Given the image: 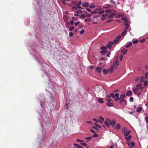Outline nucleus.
Instances as JSON below:
<instances>
[{
    "mask_svg": "<svg viewBox=\"0 0 148 148\" xmlns=\"http://www.w3.org/2000/svg\"><path fill=\"white\" fill-rule=\"evenodd\" d=\"M110 123H111V120L109 118H107L104 121L105 125L108 127H109L110 126Z\"/></svg>",
    "mask_w": 148,
    "mask_h": 148,
    "instance_id": "nucleus-1",
    "label": "nucleus"
},
{
    "mask_svg": "<svg viewBox=\"0 0 148 148\" xmlns=\"http://www.w3.org/2000/svg\"><path fill=\"white\" fill-rule=\"evenodd\" d=\"M131 131L129 130H123L122 133L124 134L125 136H128L130 133Z\"/></svg>",
    "mask_w": 148,
    "mask_h": 148,
    "instance_id": "nucleus-2",
    "label": "nucleus"
},
{
    "mask_svg": "<svg viewBox=\"0 0 148 148\" xmlns=\"http://www.w3.org/2000/svg\"><path fill=\"white\" fill-rule=\"evenodd\" d=\"M117 14L115 11H114L112 12H111L110 15L108 14V18H112L113 17L114 15H116Z\"/></svg>",
    "mask_w": 148,
    "mask_h": 148,
    "instance_id": "nucleus-3",
    "label": "nucleus"
},
{
    "mask_svg": "<svg viewBox=\"0 0 148 148\" xmlns=\"http://www.w3.org/2000/svg\"><path fill=\"white\" fill-rule=\"evenodd\" d=\"M114 96L115 97H116V98L114 99L115 101H117L120 99V98H119V95L118 93H116L115 94Z\"/></svg>",
    "mask_w": 148,
    "mask_h": 148,
    "instance_id": "nucleus-4",
    "label": "nucleus"
},
{
    "mask_svg": "<svg viewBox=\"0 0 148 148\" xmlns=\"http://www.w3.org/2000/svg\"><path fill=\"white\" fill-rule=\"evenodd\" d=\"M120 103L121 104L123 105H126L127 104V102L126 101L125 99H121L120 101Z\"/></svg>",
    "mask_w": 148,
    "mask_h": 148,
    "instance_id": "nucleus-5",
    "label": "nucleus"
},
{
    "mask_svg": "<svg viewBox=\"0 0 148 148\" xmlns=\"http://www.w3.org/2000/svg\"><path fill=\"white\" fill-rule=\"evenodd\" d=\"M136 88L139 89H141L142 90L143 89V88L142 87V85L140 83L136 85Z\"/></svg>",
    "mask_w": 148,
    "mask_h": 148,
    "instance_id": "nucleus-6",
    "label": "nucleus"
},
{
    "mask_svg": "<svg viewBox=\"0 0 148 148\" xmlns=\"http://www.w3.org/2000/svg\"><path fill=\"white\" fill-rule=\"evenodd\" d=\"M116 122L114 120H113L112 121H111V123H110V125H111L112 127H114Z\"/></svg>",
    "mask_w": 148,
    "mask_h": 148,
    "instance_id": "nucleus-7",
    "label": "nucleus"
},
{
    "mask_svg": "<svg viewBox=\"0 0 148 148\" xmlns=\"http://www.w3.org/2000/svg\"><path fill=\"white\" fill-rule=\"evenodd\" d=\"M95 91L97 93L99 92L100 90V88L99 86L95 87Z\"/></svg>",
    "mask_w": 148,
    "mask_h": 148,
    "instance_id": "nucleus-8",
    "label": "nucleus"
},
{
    "mask_svg": "<svg viewBox=\"0 0 148 148\" xmlns=\"http://www.w3.org/2000/svg\"><path fill=\"white\" fill-rule=\"evenodd\" d=\"M112 6L109 4H106L103 5V8L106 9L109 8H111Z\"/></svg>",
    "mask_w": 148,
    "mask_h": 148,
    "instance_id": "nucleus-9",
    "label": "nucleus"
},
{
    "mask_svg": "<svg viewBox=\"0 0 148 148\" xmlns=\"http://www.w3.org/2000/svg\"><path fill=\"white\" fill-rule=\"evenodd\" d=\"M89 3H88L85 2L83 3L82 5V6L83 7H87L88 6Z\"/></svg>",
    "mask_w": 148,
    "mask_h": 148,
    "instance_id": "nucleus-10",
    "label": "nucleus"
},
{
    "mask_svg": "<svg viewBox=\"0 0 148 148\" xmlns=\"http://www.w3.org/2000/svg\"><path fill=\"white\" fill-rule=\"evenodd\" d=\"M132 92L131 90H129L126 93V95L127 96H130L132 95Z\"/></svg>",
    "mask_w": 148,
    "mask_h": 148,
    "instance_id": "nucleus-11",
    "label": "nucleus"
},
{
    "mask_svg": "<svg viewBox=\"0 0 148 148\" xmlns=\"http://www.w3.org/2000/svg\"><path fill=\"white\" fill-rule=\"evenodd\" d=\"M96 70L98 73H100L101 71V68L100 67H97Z\"/></svg>",
    "mask_w": 148,
    "mask_h": 148,
    "instance_id": "nucleus-12",
    "label": "nucleus"
},
{
    "mask_svg": "<svg viewBox=\"0 0 148 148\" xmlns=\"http://www.w3.org/2000/svg\"><path fill=\"white\" fill-rule=\"evenodd\" d=\"M121 127V125L119 123H118L115 127V129H116L118 130H119Z\"/></svg>",
    "mask_w": 148,
    "mask_h": 148,
    "instance_id": "nucleus-13",
    "label": "nucleus"
},
{
    "mask_svg": "<svg viewBox=\"0 0 148 148\" xmlns=\"http://www.w3.org/2000/svg\"><path fill=\"white\" fill-rule=\"evenodd\" d=\"M107 105L109 107H112L114 106V104L112 103L108 102L107 103Z\"/></svg>",
    "mask_w": 148,
    "mask_h": 148,
    "instance_id": "nucleus-14",
    "label": "nucleus"
},
{
    "mask_svg": "<svg viewBox=\"0 0 148 148\" xmlns=\"http://www.w3.org/2000/svg\"><path fill=\"white\" fill-rule=\"evenodd\" d=\"M113 11V12H114V11H115L114 10H110V9H108L107 10H105V12L107 13H110V12H112Z\"/></svg>",
    "mask_w": 148,
    "mask_h": 148,
    "instance_id": "nucleus-15",
    "label": "nucleus"
},
{
    "mask_svg": "<svg viewBox=\"0 0 148 148\" xmlns=\"http://www.w3.org/2000/svg\"><path fill=\"white\" fill-rule=\"evenodd\" d=\"M92 21V19L90 18H88L85 19V22H90Z\"/></svg>",
    "mask_w": 148,
    "mask_h": 148,
    "instance_id": "nucleus-16",
    "label": "nucleus"
},
{
    "mask_svg": "<svg viewBox=\"0 0 148 148\" xmlns=\"http://www.w3.org/2000/svg\"><path fill=\"white\" fill-rule=\"evenodd\" d=\"M138 89L137 88H134L133 89V91L134 93V94H136V93L137 92H138Z\"/></svg>",
    "mask_w": 148,
    "mask_h": 148,
    "instance_id": "nucleus-17",
    "label": "nucleus"
},
{
    "mask_svg": "<svg viewBox=\"0 0 148 148\" xmlns=\"http://www.w3.org/2000/svg\"><path fill=\"white\" fill-rule=\"evenodd\" d=\"M126 97V95L125 94H121L120 96V99H123L125 98Z\"/></svg>",
    "mask_w": 148,
    "mask_h": 148,
    "instance_id": "nucleus-18",
    "label": "nucleus"
},
{
    "mask_svg": "<svg viewBox=\"0 0 148 148\" xmlns=\"http://www.w3.org/2000/svg\"><path fill=\"white\" fill-rule=\"evenodd\" d=\"M89 7L92 8H94L95 7V5L92 3L90 4V5L89 6Z\"/></svg>",
    "mask_w": 148,
    "mask_h": 148,
    "instance_id": "nucleus-19",
    "label": "nucleus"
},
{
    "mask_svg": "<svg viewBox=\"0 0 148 148\" xmlns=\"http://www.w3.org/2000/svg\"><path fill=\"white\" fill-rule=\"evenodd\" d=\"M109 71V69L104 70L103 71V72L104 75H106L107 74Z\"/></svg>",
    "mask_w": 148,
    "mask_h": 148,
    "instance_id": "nucleus-20",
    "label": "nucleus"
},
{
    "mask_svg": "<svg viewBox=\"0 0 148 148\" xmlns=\"http://www.w3.org/2000/svg\"><path fill=\"white\" fill-rule=\"evenodd\" d=\"M142 110V108L139 107H138L137 109L136 110V111L137 112H140Z\"/></svg>",
    "mask_w": 148,
    "mask_h": 148,
    "instance_id": "nucleus-21",
    "label": "nucleus"
},
{
    "mask_svg": "<svg viewBox=\"0 0 148 148\" xmlns=\"http://www.w3.org/2000/svg\"><path fill=\"white\" fill-rule=\"evenodd\" d=\"M132 136L130 135L129 136L125 137V139L127 140H128L129 139H130L132 138Z\"/></svg>",
    "mask_w": 148,
    "mask_h": 148,
    "instance_id": "nucleus-22",
    "label": "nucleus"
},
{
    "mask_svg": "<svg viewBox=\"0 0 148 148\" xmlns=\"http://www.w3.org/2000/svg\"><path fill=\"white\" fill-rule=\"evenodd\" d=\"M107 53V51L105 50L102 51L100 52V53H101L102 55H104Z\"/></svg>",
    "mask_w": 148,
    "mask_h": 148,
    "instance_id": "nucleus-23",
    "label": "nucleus"
},
{
    "mask_svg": "<svg viewBox=\"0 0 148 148\" xmlns=\"http://www.w3.org/2000/svg\"><path fill=\"white\" fill-rule=\"evenodd\" d=\"M83 10H78L75 12V13L77 14H81Z\"/></svg>",
    "mask_w": 148,
    "mask_h": 148,
    "instance_id": "nucleus-24",
    "label": "nucleus"
},
{
    "mask_svg": "<svg viewBox=\"0 0 148 148\" xmlns=\"http://www.w3.org/2000/svg\"><path fill=\"white\" fill-rule=\"evenodd\" d=\"M110 3L111 4H112L113 5H115L116 4V3L114 1H113V0H110Z\"/></svg>",
    "mask_w": 148,
    "mask_h": 148,
    "instance_id": "nucleus-25",
    "label": "nucleus"
},
{
    "mask_svg": "<svg viewBox=\"0 0 148 148\" xmlns=\"http://www.w3.org/2000/svg\"><path fill=\"white\" fill-rule=\"evenodd\" d=\"M98 101L100 103H103V99L101 98L98 99Z\"/></svg>",
    "mask_w": 148,
    "mask_h": 148,
    "instance_id": "nucleus-26",
    "label": "nucleus"
},
{
    "mask_svg": "<svg viewBox=\"0 0 148 148\" xmlns=\"http://www.w3.org/2000/svg\"><path fill=\"white\" fill-rule=\"evenodd\" d=\"M80 17L81 18H85L86 17V15L84 14H82L81 15Z\"/></svg>",
    "mask_w": 148,
    "mask_h": 148,
    "instance_id": "nucleus-27",
    "label": "nucleus"
},
{
    "mask_svg": "<svg viewBox=\"0 0 148 148\" xmlns=\"http://www.w3.org/2000/svg\"><path fill=\"white\" fill-rule=\"evenodd\" d=\"M75 27L74 26H71L70 27L69 30L71 31H72L74 29Z\"/></svg>",
    "mask_w": 148,
    "mask_h": 148,
    "instance_id": "nucleus-28",
    "label": "nucleus"
},
{
    "mask_svg": "<svg viewBox=\"0 0 148 148\" xmlns=\"http://www.w3.org/2000/svg\"><path fill=\"white\" fill-rule=\"evenodd\" d=\"M130 145L132 147H134L135 145V143L134 141H132L131 142Z\"/></svg>",
    "mask_w": 148,
    "mask_h": 148,
    "instance_id": "nucleus-29",
    "label": "nucleus"
},
{
    "mask_svg": "<svg viewBox=\"0 0 148 148\" xmlns=\"http://www.w3.org/2000/svg\"><path fill=\"white\" fill-rule=\"evenodd\" d=\"M132 43L131 42H130L129 44L128 45H126V48H129L132 45Z\"/></svg>",
    "mask_w": 148,
    "mask_h": 148,
    "instance_id": "nucleus-30",
    "label": "nucleus"
},
{
    "mask_svg": "<svg viewBox=\"0 0 148 148\" xmlns=\"http://www.w3.org/2000/svg\"><path fill=\"white\" fill-rule=\"evenodd\" d=\"M144 80V77L143 76H142L140 77V82L142 83V82Z\"/></svg>",
    "mask_w": 148,
    "mask_h": 148,
    "instance_id": "nucleus-31",
    "label": "nucleus"
},
{
    "mask_svg": "<svg viewBox=\"0 0 148 148\" xmlns=\"http://www.w3.org/2000/svg\"><path fill=\"white\" fill-rule=\"evenodd\" d=\"M132 42L134 44H136L138 42V40H136L133 41Z\"/></svg>",
    "mask_w": 148,
    "mask_h": 148,
    "instance_id": "nucleus-32",
    "label": "nucleus"
},
{
    "mask_svg": "<svg viewBox=\"0 0 148 148\" xmlns=\"http://www.w3.org/2000/svg\"><path fill=\"white\" fill-rule=\"evenodd\" d=\"M110 95L111 97H112V98L114 99L115 98V96L114 94L113 93H110Z\"/></svg>",
    "mask_w": 148,
    "mask_h": 148,
    "instance_id": "nucleus-33",
    "label": "nucleus"
},
{
    "mask_svg": "<svg viewBox=\"0 0 148 148\" xmlns=\"http://www.w3.org/2000/svg\"><path fill=\"white\" fill-rule=\"evenodd\" d=\"M119 61L117 60H116L115 62L114 63V64L115 65H116V66H118L119 64Z\"/></svg>",
    "mask_w": 148,
    "mask_h": 148,
    "instance_id": "nucleus-34",
    "label": "nucleus"
},
{
    "mask_svg": "<svg viewBox=\"0 0 148 148\" xmlns=\"http://www.w3.org/2000/svg\"><path fill=\"white\" fill-rule=\"evenodd\" d=\"M124 25L126 26H127L128 25V22L127 21H125L123 22Z\"/></svg>",
    "mask_w": 148,
    "mask_h": 148,
    "instance_id": "nucleus-35",
    "label": "nucleus"
},
{
    "mask_svg": "<svg viewBox=\"0 0 148 148\" xmlns=\"http://www.w3.org/2000/svg\"><path fill=\"white\" fill-rule=\"evenodd\" d=\"M104 10H102L98 12V14H103L105 12Z\"/></svg>",
    "mask_w": 148,
    "mask_h": 148,
    "instance_id": "nucleus-36",
    "label": "nucleus"
},
{
    "mask_svg": "<svg viewBox=\"0 0 148 148\" xmlns=\"http://www.w3.org/2000/svg\"><path fill=\"white\" fill-rule=\"evenodd\" d=\"M109 70V71H110V73H112V71L113 70V67H112V66L110 68V69Z\"/></svg>",
    "mask_w": 148,
    "mask_h": 148,
    "instance_id": "nucleus-37",
    "label": "nucleus"
},
{
    "mask_svg": "<svg viewBox=\"0 0 148 148\" xmlns=\"http://www.w3.org/2000/svg\"><path fill=\"white\" fill-rule=\"evenodd\" d=\"M84 32V29H82L81 30L79 31V33L80 34H82Z\"/></svg>",
    "mask_w": 148,
    "mask_h": 148,
    "instance_id": "nucleus-38",
    "label": "nucleus"
},
{
    "mask_svg": "<svg viewBox=\"0 0 148 148\" xmlns=\"http://www.w3.org/2000/svg\"><path fill=\"white\" fill-rule=\"evenodd\" d=\"M126 33V30H124L123 31L121 35L122 36H124L125 34Z\"/></svg>",
    "mask_w": 148,
    "mask_h": 148,
    "instance_id": "nucleus-39",
    "label": "nucleus"
},
{
    "mask_svg": "<svg viewBox=\"0 0 148 148\" xmlns=\"http://www.w3.org/2000/svg\"><path fill=\"white\" fill-rule=\"evenodd\" d=\"M144 85L145 86H147L148 85V82L146 80L145 81Z\"/></svg>",
    "mask_w": 148,
    "mask_h": 148,
    "instance_id": "nucleus-40",
    "label": "nucleus"
},
{
    "mask_svg": "<svg viewBox=\"0 0 148 148\" xmlns=\"http://www.w3.org/2000/svg\"><path fill=\"white\" fill-rule=\"evenodd\" d=\"M108 14L107 13H106L102 15V17H106V16H108Z\"/></svg>",
    "mask_w": 148,
    "mask_h": 148,
    "instance_id": "nucleus-41",
    "label": "nucleus"
},
{
    "mask_svg": "<svg viewBox=\"0 0 148 148\" xmlns=\"http://www.w3.org/2000/svg\"><path fill=\"white\" fill-rule=\"evenodd\" d=\"M122 37V36H121V35H119L118 36H117L116 37V38L117 39H118V40H119L120 39L121 37Z\"/></svg>",
    "mask_w": 148,
    "mask_h": 148,
    "instance_id": "nucleus-42",
    "label": "nucleus"
},
{
    "mask_svg": "<svg viewBox=\"0 0 148 148\" xmlns=\"http://www.w3.org/2000/svg\"><path fill=\"white\" fill-rule=\"evenodd\" d=\"M82 3V2L81 1H79L77 3V6L79 7L80 5Z\"/></svg>",
    "mask_w": 148,
    "mask_h": 148,
    "instance_id": "nucleus-43",
    "label": "nucleus"
},
{
    "mask_svg": "<svg viewBox=\"0 0 148 148\" xmlns=\"http://www.w3.org/2000/svg\"><path fill=\"white\" fill-rule=\"evenodd\" d=\"M128 50L126 49L125 50L123 53V54L124 55H125L127 52Z\"/></svg>",
    "mask_w": 148,
    "mask_h": 148,
    "instance_id": "nucleus-44",
    "label": "nucleus"
},
{
    "mask_svg": "<svg viewBox=\"0 0 148 148\" xmlns=\"http://www.w3.org/2000/svg\"><path fill=\"white\" fill-rule=\"evenodd\" d=\"M72 19L74 21H76L77 20V18L74 16L72 17Z\"/></svg>",
    "mask_w": 148,
    "mask_h": 148,
    "instance_id": "nucleus-45",
    "label": "nucleus"
},
{
    "mask_svg": "<svg viewBox=\"0 0 148 148\" xmlns=\"http://www.w3.org/2000/svg\"><path fill=\"white\" fill-rule=\"evenodd\" d=\"M145 77L146 79H147L148 78V73H146L145 74Z\"/></svg>",
    "mask_w": 148,
    "mask_h": 148,
    "instance_id": "nucleus-46",
    "label": "nucleus"
},
{
    "mask_svg": "<svg viewBox=\"0 0 148 148\" xmlns=\"http://www.w3.org/2000/svg\"><path fill=\"white\" fill-rule=\"evenodd\" d=\"M81 144L84 146H86L87 145L85 143H81Z\"/></svg>",
    "mask_w": 148,
    "mask_h": 148,
    "instance_id": "nucleus-47",
    "label": "nucleus"
},
{
    "mask_svg": "<svg viewBox=\"0 0 148 148\" xmlns=\"http://www.w3.org/2000/svg\"><path fill=\"white\" fill-rule=\"evenodd\" d=\"M99 119L101 121H103L104 120V119L102 116H99Z\"/></svg>",
    "mask_w": 148,
    "mask_h": 148,
    "instance_id": "nucleus-48",
    "label": "nucleus"
},
{
    "mask_svg": "<svg viewBox=\"0 0 148 148\" xmlns=\"http://www.w3.org/2000/svg\"><path fill=\"white\" fill-rule=\"evenodd\" d=\"M97 13V11L94 10L91 13L92 14H96Z\"/></svg>",
    "mask_w": 148,
    "mask_h": 148,
    "instance_id": "nucleus-49",
    "label": "nucleus"
},
{
    "mask_svg": "<svg viewBox=\"0 0 148 148\" xmlns=\"http://www.w3.org/2000/svg\"><path fill=\"white\" fill-rule=\"evenodd\" d=\"M86 15V17L88 18L91 16V14H87Z\"/></svg>",
    "mask_w": 148,
    "mask_h": 148,
    "instance_id": "nucleus-50",
    "label": "nucleus"
},
{
    "mask_svg": "<svg viewBox=\"0 0 148 148\" xmlns=\"http://www.w3.org/2000/svg\"><path fill=\"white\" fill-rule=\"evenodd\" d=\"M106 101L108 102H110L112 101V100L109 98H106Z\"/></svg>",
    "mask_w": 148,
    "mask_h": 148,
    "instance_id": "nucleus-51",
    "label": "nucleus"
},
{
    "mask_svg": "<svg viewBox=\"0 0 148 148\" xmlns=\"http://www.w3.org/2000/svg\"><path fill=\"white\" fill-rule=\"evenodd\" d=\"M100 48L101 49H105L107 48L106 47L103 46L101 47Z\"/></svg>",
    "mask_w": 148,
    "mask_h": 148,
    "instance_id": "nucleus-52",
    "label": "nucleus"
},
{
    "mask_svg": "<svg viewBox=\"0 0 148 148\" xmlns=\"http://www.w3.org/2000/svg\"><path fill=\"white\" fill-rule=\"evenodd\" d=\"M107 47L110 49V48L112 47V46H111V45H110V44H108L107 45Z\"/></svg>",
    "mask_w": 148,
    "mask_h": 148,
    "instance_id": "nucleus-53",
    "label": "nucleus"
},
{
    "mask_svg": "<svg viewBox=\"0 0 148 148\" xmlns=\"http://www.w3.org/2000/svg\"><path fill=\"white\" fill-rule=\"evenodd\" d=\"M92 138V137L91 136L85 138V139L87 140H91Z\"/></svg>",
    "mask_w": 148,
    "mask_h": 148,
    "instance_id": "nucleus-54",
    "label": "nucleus"
},
{
    "mask_svg": "<svg viewBox=\"0 0 148 148\" xmlns=\"http://www.w3.org/2000/svg\"><path fill=\"white\" fill-rule=\"evenodd\" d=\"M73 33L71 32H70L69 33V36H73Z\"/></svg>",
    "mask_w": 148,
    "mask_h": 148,
    "instance_id": "nucleus-55",
    "label": "nucleus"
},
{
    "mask_svg": "<svg viewBox=\"0 0 148 148\" xmlns=\"http://www.w3.org/2000/svg\"><path fill=\"white\" fill-rule=\"evenodd\" d=\"M134 98L133 97H131L130 98L129 100L130 102H132Z\"/></svg>",
    "mask_w": 148,
    "mask_h": 148,
    "instance_id": "nucleus-56",
    "label": "nucleus"
},
{
    "mask_svg": "<svg viewBox=\"0 0 148 148\" xmlns=\"http://www.w3.org/2000/svg\"><path fill=\"white\" fill-rule=\"evenodd\" d=\"M79 22H76L74 24L75 26H77L79 25Z\"/></svg>",
    "mask_w": 148,
    "mask_h": 148,
    "instance_id": "nucleus-57",
    "label": "nucleus"
},
{
    "mask_svg": "<svg viewBox=\"0 0 148 148\" xmlns=\"http://www.w3.org/2000/svg\"><path fill=\"white\" fill-rule=\"evenodd\" d=\"M93 137H97L98 136V135L97 134H95L93 136Z\"/></svg>",
    "mask_w": 148,
    "mask_h": 148,
    "instance_id": "nucleus-58",
    "label": "nucleus"
},
{
    "mask_svg": "<svg viewBox=\"0 0 148 148\" xmlns=\"http://www.w3.org/2000/svg\"><path fill=\"white\" fill-rule=\"evenodd\" d=\"M70 23L72 25H73L74 24V23L73 21H71L70 22Z\"/></svg>",
    "mask_w": 148,
    "mask_h": 148,
    "instance_id": "nucleus-59",
    "label": "nucleus"
},
{
    "mask_svg": "<svg viewBox=\"0 0 148 148\" xmlns=\"http://www.w3.org/2000/svg\"><path fill=\"white\" fill-rule=\"evenodd\" d=\"M77 141L78 142H84V141L80 140L79 139H77Z\"/></svg>",
    "mask_w": 148,
    "mask_h": 148,
    "instance_id": "nucleus-60",
    "label": "nucleus"
},
{
    "mask_svg": "<svg viewBox=\"0 0 148 148\" xmlns=\"http://www.w3.org/2000/svg\"><path fill=\"white\" fill-rule=\"evenodd\" d=\"M139 79V77H136L135 79V81H136V82L138 81V80Z\"/></svg>",
    "mask_w": 148,
    "mask_h": 148,
    "instance_id": "nucleus-61",
    "label": "nucleus"
},
{
    "mask_svg": "<svg viewBox=\"0 0 148 148\" xmlns=\"http://www.w3.org/2000/svg\"><path fill=\"white\" fill-rule=\"evenodd\" d=\"M94 68V67L92 65H91V66H89V68L90 69H92Z\"/></svg>",
    "mask_w": 148,
    "mask_h": 148,
    "instance_id": "nucleus-62",
    "label": "nucleus"
},
{
    "mask_svg": "<svg viewBox=\"0 0 148 148\" xmlns=\"http://www.w3.org/2000/svg\"><path fill=\"white\" fill-rule=\"evenodd\" d=\"M145 39H143L142 40H140V42L141 43H143L145 41Z\"/></svg>",
    "mask_w": 148,
    "mask_h": 148,
    "instance_id": "nucleus-63",
    "label": "nucleus"
},
{
    "mask_svg": "<svg viewBox=\"0 0 148 148\" xmlns=\"http://www.w3.org/2000/svg\"><path fill=\"white\" fill-rule=\"evenodd\" d=\"M108 44H110V45H111V46H112V45L114 44V43L112 42H109Z\"/></svg>",
    "mask_w": 148,
    "mask_h": 148,
    "instance_id": "nucleus-64",
    "label": "nucleus"
}]
</instances>
